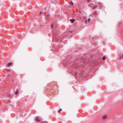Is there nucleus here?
I'll list each match as a JSON object with an SVG mask.
<instances>
[{
    "instance_id": "nucleus-1",
    "label": "nucleus",
    "mask_w": 123,
    "mask_h": 123,
    "mask_svg": "<svg viewBox=\"0 0 123 123\" xmlns=\"http://www.w3.org/2000/svg\"><path fill=\"white\" fill-rule=\"evenodd\" d=\"M35 120L38 122H40L42 121V119L40 117H37L35 118Z\"/></svg>"
},
{
    "instance_id": "nucleus-2",
    "label": "nucleus",
    "mask_w": 123,
    "mask_h": 123,
    "mask_svg": "<svg viewBox=\"0 0 123 123\" xmlns=\"http://www.w3.org/2000/svg\"><path fill=\"white\" fill-rule=\"evenodd\" d=\"M12 64V63L11 62H10L8 63L6 65V66L7 67H9Z\"/></svg>"
},
{
    "instance_id": "nucleus-3",
    "label": "nucleus",
    "mask_w": 123,
    "mask_h": 123,
    "mask_svg": "<svg viewBox=\"0 0 123 123\" xmlns=\"http://www.w3.org/2000/svg\"><path fill=\"white\" fill-rule=\"evenodd\" d=\"M107 117V116L105 115L103 117L102 119H105Z\"/></svg>"
},
{
    "instance_id": "nucleus-4",
    "label": "nucleus",
    "mask_w": 123,
    "mask_h": 123,
    "mask_svg": "<svg viewBox=\"0 0 123 123\" xmlns=\"http://www.w3.org/2000/svg\"><path fill=\"white\" fill-rule=\"evenodd\" d=\"M69 4H70V6H71V5H73V2H72V1H71L70 2H69Z\"/></svg>"
},
{
    "instance_id": "nucleus-5",
    "label": "nucleus",
    "mask_w": 123,
    "mask_h": 123,
    "mask_svg": "<svg viewBox=\"0 0 123 123\" xmlns=\"http://www.w3.org/2000/svg\"><path fill=\"white\" fill-rule=\"evenodd\" d=\"M18 89H17L16 90L15 93V94L16 95H17V94H18Z\"/></svg>"
},
{
    "instance_id": "nucleus-6",
    "label": "nucleus",
    "mask_w": 123,
    "mask_h": 123,
    "mask_svg": "<svg viewBox=\"0 0 123 123\" xmlns=\"http://www.w3.org/2000/svg\"><path fill=\"white\" fill-rule=\"evenodd\" d=\"M70 21H71V23H73L74 22V19H70Z\"/></svg>"
},
{
    "instance_id": "nucleus-7",
    "label": "nucleus",
    "mask_w": 123,
    "mask_h": 123,
    "mask_svg": "<svg viewBox=\"0 0 123 123\" xmlns=\"http://www.w3.org/2000/svg\"><path fill=\"white\" fill-rule=\"evenodd\" d=\"M97 6H94L92 8V9H95L97 7Z\"/></svg>"
},
{
    "instance_id": "nucleus-8",
    "label": "nucleus",
    "mask_w": 123,
    "mask_h": 123,
    "mask_svg": "<svg viewBox=\"0 0 123 123\" xmlns=\"http://www.w3.org/2000/svg\"><path fill=\"white\" fill-rule=\"evenodd\" d=\"M41 123H48V122L46 121H44L41 122Z\"/></svg>"
},
{
    "instance_id": "nucleus-9",
    "label": "nucleus",
    "mask_w": 123,
    "mask_h": 123,
    "mask_svg": "<svg viewBox=\"0 0 123 123\" xmlns=\"http://www.w3.org/2000/svg\"><path fill=\"white\" fill-rule=\"evenodd\" d=\"M91 4V5L90 7L92 8L93 7V3H92Z\"/></svg>"
},
{
    "instance_id": "nucleus-10",
    "label": "nucleus",
    "mask_w": 123,
    "mask_h": 123,
    "mask_svg": "<svg viewBox=\"0 0 123 123\" xmlns=\"http://www.w3.org/2000/svg\"><path fill=\"white\" fill-rule=\"evenodd\" d=\"M103 60H104L105 59V57H103L102 58Z\"/></svg>"
},
{
    "instance_id": "nucleus-11",
    "label": "nucleus",
    "mask_w": 123,
    "mask_h": 123,
    "mask_svg": "<svg viewBox=\"0 0 123 123\" xmlns=\"http://www.w3.org/2000/svg\"><path fill=\"white\" fill-rule=\"evenodd\" d=\"M91 0H87V2L88 3H89L91 1Z\"/></svg>"
},
{
    "instance_id": "nucleus-12",
    "label": "nucleus",
    "mask_w": 123,
    "mask_h": 123,
    "mask_svg": "<svg viewBox=\"0 0 123 123\" xmlns=\"http://www.w3.org/2000/svg\"><path fill=\"white\" fill-rule=\"evenodd\" d=\"M121 24V22H120L118 23V24L119 25H120Z\"/></svg>"
},
{
    "instance_id": "nucleus-13",
    "label": "nucleus",
    "mask_w": 123,
    "mask_h": 123,
    "mask_svg": "<svg viewBox=\"0 0 123 123\" xmlns=\"http://www.w3.org/2000/svg\"><path fill=\"white\" fill-rule=\"evenodd\" d=\"M90 19H88V22L90 20Z\"/></svg>"
},
{
    "instance_id": "nucleus-14",
    "label": "nucleus",
    "mask_w": 123,
    "mask_h": 123,
    "mask_svg": "<svg viewBox=\"0 0 123 123\" xmlns=\"http://www.w3.org/2000/svg\"><path fill=\"white\" fill-rule=\"evenodd\" d=\"M91 5V4H89L88 5V6L90 7Z\"/></svg>"
},
{
    "instance_id": "nucleus-15",
    "label": "nucleus",
    "mask_w": 123,
    "mask_h": 123,
    "mask_svg": "<svg viewBox=\"0 0 123 123\" xmlns=\"http://www.w3.org/2000/svg\"><path fill=\"white\" fill-rule=\"evenodd\" d=\"M51 27H53V25H51Z\"/></svg>"
},
{
    "instance_id": "nucleus-16",
    "label": "nucleus",
    "mask_w": 123,
    "mask_h": 123,
    "mask_svg": "<svg viewBox=\"0 0 123 123\" xmlns=\"http://www.w3.org/2000/svg\"><path fill=\"white\" fill-rule=\"evenodd\" d=\"M62 110V109H60L59 110V111H61Z\"/></svg>"
},
{
    "instance_id": "nucleus-17",
    "label": "nucleus",
    "mask_w": 123,
    "mask_h": 123,
    "mask_svg": "<svg viewBox=\"0 0 123 123\" xmlns=\"http://www.w3.org/2000/svg\"><path fill=\"white\" fill-rule=\"evenodd\" d=\"M42 12H40L39 13V14H42Z\"/></svg>"
},
{
    "instance_id": "nucleus-18",
    "label": "nucleus",
    "mask_w": 123,
    "mask_h": 123,
    "mask_svg": "<svg viewBox=\"0 0 123 123\" xmlns=\"http://www.w3.org/2000/svg\"><path fill=\"white\" fill-rule=\"evenodd\" d=\"M122 58H123V55L122 56Z\"/></svg>"
},
{
    "instance_id": "nucleus-19",
    "label": "nucleus",
    "mask_w": 123,
    "mask_h": 123,
    "mask_svg": "<svg viewBox=\"0 0 123 123\" xmlns=\"http://www.w3.org/2000/svg\"><path fill=\"white\" fill-rule=\"evenodd\" d=\"M87 21H86V23H87Z\"/></svg>"
}]
</instances>
